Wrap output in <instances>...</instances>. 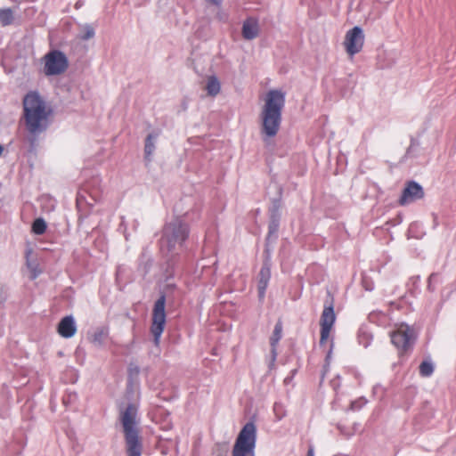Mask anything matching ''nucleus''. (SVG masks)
Masks as SVG:
<instances>
[{"label": "nucleus", "mask_w": 456, "mask_h": 456, "mask_svg": "<svg viewBox=\"0 0 456 456\" xmlns=\"http://www.w3.org/2000/svg\"><path fill=\"white\" fill-rule=\"evenodd\" d=\"M189 235L190 226L181 217H175L164 224L159 246L166 259L167 279L173 278L176 268L189 261V255L185 254Z\"/></svg>", "instance_id": "obj_1"}, {"label": "nucleus", "mask_w": 456, "mask_h": 456, "mask_svg": "<svg viewBox=\"0 0 456 456\" xmlns=\"http://www.w3.org/2000/svg\"><path fill=\"white\" fill-rule=\"evenodd\" d=\"M52 111L38 92L30 91L25 95L23 112L26 127L29 133L28 140L31 147L35 146L37 137L46 131Z\"/></svg>", "instance_id": "obj_2"}, {"label": "nucleus", "mask_w": 456, "mask_h": 456, "mask_svg": "<svg viewBox=\"0 0 456 456\" xmlns=\"http://www.w3.org/2000/svg\"><path fill=\"white\" fill-rule=\"evenodd\" d=\"M285 102V93L281 90L273 89L267 93L261 112V134L265 142L278 134Z\"/></svg>", "instance_id": "obj_3"}, {"label": "nucleus", "mask_w": 456, "mask_h": 456, "mask_svg": "<svg viewBox=\"0 0 456 456\" xmlns=\"http://www.w3.org/2000/svg\"><path fill=\"white\" fill-rule=\"evenodd\" d=\"M256 428L252 421L247 422L240 431L232 449V456H255Z\"/></svg>", "instance_id": "obj_4"}, {"label": "nucleus", "mask_w": 456, "mask_h": 456, "mask_svg": "<svg viewBox=\"0 0 456 456\" xmlns=\"http://www.w3.org/2000/svg\"><path fill=\"white\" fill-rule=\"evenodd\" d=\"M69 68V59L61 50H52L45 55L44 73L45 76H57Z\"/></svg>", "instance_id": "obj_5"}, {"label": "nucleus", "mask_w": 456, "mask_h": 456, "mask_svg": "<svg viewBox=\"0 0 456 456\" xmlns=\"http://www.w3.org/2000/svg\"><path fill=\"white\" fill-rule=\"evenodd\" d=\"M165 305L166 295L161 294L154 303L152 311V322L151 326V332L154 338V342L156 345L159 344L166 324Z\"/></svg>", "instance_id": "obj_6"}, {"label": "nucleus", "mask_w": 456, "mask_h": 456, "mask_svg": "<svg viewBox=\"0 0 456 456\" xmlns=\"http://www.w3.org/2000/svg\"><path fill=\"white\" fill-rule=\"evenodd\" d=\"M281 207L282 200L281 197L272 200L271 206L269 208L268 233L265 238V247L267 248H269V243L275 242L278 239V232L281 219Z\"/></svg>", "instance_id": "obj_7"}, {"label": "nucleus", "mask_w": 456, "mask_h": 456, "mask_svg": "<svg viewBox=\"0 0 456 456\" xmlns=\"http://www.w3.org/2000/svg\"><path fill=\"white\" fill-rule=\"evenodd\" d=\"M336 321V314L334 311V300L331 297L326 300L323 306V311L321 315V338L320 346H322L330 337V333Z\"/></svg>", "instance_id": "obj_8"}, {"label": "nucleus", "mask_w": 456, "mask_h": 456, "mask_svg": "<svg viewBox=\"0 0 456 456\" xmlns=\"http://www.w3.org/2000/svg\"><path fill=\"white\" fill-rule=\"evenodd\" d=\"M415 339L413 330L407 325L391 333V342L399 350L400 354L411 351Z\"/></svg>", "instance_id": "obj_9"}, {"label": "nucleus", "mask_w": 456, "mask_h": 456, "mask_svg": "<svg viewBox=\"0 0 456 456\" xmlns=\"http://www.w3.org/2000/svg\"><path fill=\"white\" fill-rule=\"evenodd\" d=\"M263 265L258 273L257 292L258 298L263 301L271 279L272 267V250L270 248L265 247Z\"/></svg>", "instance_id": "obj_10"}, {"label": "nucleus", "mask_w": 456, "mask_h": 456, "mask_svg": "<svg viewBox=\"0 0 456 456\" xmlns=\"http://www.w3.org/2000/svg\"><path fill=\"white\" fill-rule=\"evenodd\" d=\"M363 43L364 35L363 30L361 27L355 26L346 32L345 45L346 52L350 55H354L358 53L362 50Z\"/></svg>", "instance_id": "obj_11"}, {"label": "nucleus", "mask_w": 456, "mask_h": 456, "mask_svg": "<svg viewBox=\"0 0 456 456\" xmlns=\"http://www.w3.org/2000/svg\"><path fill=\"white\" fill-rule=\"evenodd\" d=\"M138 407L135 403H130L126 409L120 413V421L123 427L124 434L139 431L138 422Z\"/></svg>", "instance_id": "obj_12"}, {"label": "nucleus", "mask_w": 456, "mask_h": 456, "mask_svg": "<svg viewBox=\"0 0 456 456\" xmlns=\"http://www.w3.org/2000/svg\"><path fill=\"white\" fill-rule=\"evenodd\" d=\"M424 197L423 187L417 182L411 180L406 183L404 189L398 200L401 206H405L419 200Z\"/></svg>", "instance_id": "obj_13"}, {"label": "nucleus", "mask_w": 456, "mask_h": 456, "mask_svg": "<svg viewBox=\"0 0 456 456\" xmlns=\"http://www.w3.org/2000/svg\"><path fill=\"white\" fill-rule=\"evenodd\" d=\"M126 451L127 456H142V443L139 436V431L124 434Z\"/></svg>", "instance_id": "obj_14"}, {"label": "nucleus", "mask_w": 456, "mask_h": 456, "mask_svg": "<svg viewBox=\"0 0 456 456\" xmlns=\"http://www.w3.org/2000/svg\"><path fill=\"white\" fill-rule=\"evenodd\" d=\"M57 331L64 338H72L77 332V324L73 315L61 318L58 323Z\"/></svg>", "instance_id": "obj_15"}, {"label": "nucleus", "mask_w": 456, "mask_h": 456, "mask_svg": "<svg viewBox=\"0 0 456 456\" xmlns=\"http://www.w3.org/2000/svg\"><path fill=\"white\" fill-rule=\"evenodd\" d=\"M153 262V257L150 253L148 248H143L138 257L137 272L142 277H145L151 270Z\"/></svg>", "instance_id": "obj_16"}, {"label": "nucleus", "mask_w": 456, "mask_h": 456, "mask_svg": "<svg viewBox=\"0 0 456 456\" xmlns=\"http://www.w3.org/2000/svg\"><path fill=\"white\" fill-rule=\"evenodd\" d=\"M241 33L246 40H252L257 37L259 34L258 20L253 17L247 18L243 21Z\"/></svg>", "instance_id": "obj_17"}, {"label": "nucleus", "mask_w": 456, "mask_h": 456, "mask_svg": "<svg viewBox=\"0 0 456 456\" xmlns=\"http://www.w3.org/2000/svg\"><path fill=\"white\" fill-rule=\"evenodd\" d=\"M110 337V328L102 325L95 328L89 339L97 347H102Z\"/></svg>", "instance_id": "obj_18"}, {"label": "nucleus", "mask_w": 456, "mask_h": 456, "mask_svg": "<svg viewBox=\"0 0 456 456\" xmlns=\"http://www.w3.org/2000/svg\"><path fill=\"white\" fill-rule=\"evenodd\" d=\"M160 135V130H153L145 138L144 155L147 161L151 160V156L156 149V142Z\"/></svg>", "instance_id": "obj_19"}, {"label": "nucleus", "mask_w": 456, "mask_h": 456, "mask_svg": "<svg viewBox=\"0 0 456 456\" xmlns=\"http://www.w3.org/2000/svg\"><path fill=\"white\" fill-rule=\"evenodd\" d=\"M357 339L360 345L363 347H368L372 341V334L368 326L362 325L357 333Z\"/></svg>", "instance_id": "obj_20"}, {"label": "nucleus", "mask_w": 456, "mask_h": 456, "mask_svg": "<svg viewBox=\"0 0 456 456\" xmlns=\"http://www.w3.org/2000/svg\"><path fill=\"white\" fill-rule=\"evenodd\" d=\"M80 32L77 38L82 41L92 39L95 37V28L89 23L79 24Z\"/></svg>", "instance_id": "obj_21"}, {"label": "nucleus", "mask_w": 456, "mask_h": 456, "mask_svg": "<svg viewBox=\"0 0 456 456\" xmlns=\"http://www.w3.org/2000/svg\"><path fill=\"white\" fill-rule=\"evenodd\" d=\"M419 375L424 378L431 377L435 370V364L428 356L419 365Z\"/></svg>", "instance_id": "obj_22"}, {"label": "nucleus", "mask_w": 456, "mask_h": 456, "mask_svg": "<svg viewBox=\"0 0 456 456\" xmlns=\"http://www.w3.org/2000/svg\"><path fill=\"white\" fill-rule=\"evenodd\" d=\"M206 89L208 94L210 96H216L219 94L221 85L218 78L216 76H211L208 77Z\"/></svg>", "instance_id": "obj_23"}, {"label": "nucleus", "mask_w": 456, "mask_h": 456, "mask_svg": "<svg viewBox=\"0 0 456 456\" xmlns=\"http://www.w3.org/2000/svg\"><path fill=\"white\" fill-rule=\"evenodd\" d=\"M282 322L281 320H278L275 323L273 334L270 338V346H277L280 340L282 338Z\"/></svg>", "instance_id": "obj_24"}, {"label": "nucleus", "mask_w": 456, "mask_h": 456, "mask_svg": "<svg viewBox=\"0 0 456 456\" xmlns=\"http://www.w3.org/2000/svg\"><path fill=\"white\" fill-rule=\"evenodd\" d=\"M13 22V13L11 8L0 9V25L7 27Z\"/></svg>", "instance_id": "obj_25"}, {"label": "nucleus", "mask_w": 456, "mask_h": 456, "mask_svg": "<svg viewBox=\"0 0 456 456\" xmlns=\"http://www.w3.org/2000/svg\"><path fill=\"white\" fill-rule=\"evenodd\" d=\"M408 290L413 296H417L420 293V276L415 275L410 278L408 283Z\"/></svg>", "instance_id": "obj_26"}, {"label": "nucleus", "mask_w": 456, "mask_h": 456, "mask_svg": "<svg viewBox=\"0 0 456 456\" xmlns=\"http://www.w3.org/2000/svg\"><path fill=\"white\" fill-rule=\"evenodd\" d=\"M47 228L46 222L44 218L39 217L35 219L32 224V232L37 235H41L45 232Z\"/></svg>", "instance_id": "obj_27"}, {"label": "nucleus", "mask_w": 456, "mask_h": 456, "mask_svg": "<svg viewBox=\"0 0 456 456\" xmlns=\"http://www.w3.org/2000/svg\"><path fill=\"white\" fill-rule=\"evenodd\" d=\"M442 282V279L439 273H432L428 279V290L429 292H435L436 285Z\"/></svg>", "instance_id": "obj_28"}, {"label": "nucleus", "mask_w": 456, "mask_h": 456, "mask_svg": "<svg viewBox=\"0 0 456 456\" xmlns=\"http://www.w3.org/2000/svg\"><path fill=\"white\" fill-rule=\"evenodd\" d=\"M216 456H229V445L227 443H217L214 449Z\"/></svg>", "instance_id": "obj_29"}, {"label": "nucleus", "mask_w": 456, "mask_h": 456, "mask_svg": "<svg viewBox=\"0 0 456 456\" xmlns=\"http://www.w3.org/2000/svg\"><path fill=\"white\" fill-rule=\"evenodd\" d=\"M368 403V400L364 397H359L351 402L349 409L353 411H358L362 409Z\"/></svg>", "instance_id": "obj_30"}, {"label": "nucleus", "mask_w": 456, "mask_h": 456, "mask_svg": "<svg viewBox=\"0 0 456 456\" xmlns=\"http://www.w3.org/2000/svg\"><path fill=\"white\" fill-rule=\"evenodd\" d=\"M419 147V142L417 139L411 137V144L406 151V156L409 158L416 157L418 155L417 151H418Z\"/></svg>", "instance_id": "obj_31"}, {"label": "nucleus", "mask_w": 456, "mask_h": 456, "mask_svg": "<svg viewBox=\"0 0 456 456\" xmlns=\"http://www.w3.org/2000/svg\"><path fill=\"white\" fill-rule=\"evenodd\" d=\"M277 346H271V362L269 368H273L277 358Z\"/></svg>", "instance_id": "obj_32"}, {"label": "nucleus", "mask_w": 456, "mask_h": 456, "mask_svg": "<svg viewBox=\"0 0 456 456\" xmlns=\"http://www.w3.org/2000/svg\"><path fill=\"white\" fill-rule=\"evenodd\" d=\"M333 346H334V342H333V339H331V342H330V348H329V350L327 352V354H326V358H325L326 364L324 365V367H328L330 365Z\"/></svg>", "instance_id": "obj_33"}, {"label": "nucleus", "mask_w": 456, "mask_h": 456, "mask_svg": "<svg viewBox=\"0 0 456 456\" xmlns=\"http://www.w3.org/2000/svg\"><path fill=\"white\" fill-rule=\"evenodd\" d=\"M76 398H77L76 393H69L66 396L63 397V403L67 404V403H70L73 399H76Z\"/></svg>", "instance_id": "obj_34"}, {"label": "nucleus", "mask_w": 456, "mask_h": 456, "mask_svg": "<svg viewBox=\"0 0 456 456\" xmlns=\"http://www.w3.org/2000/svg\"><path fill=\"white\" fill-rule=\"evenodd\" d=\"M129 371H130V374L134 373V374H136V375H137V374H139V372H140V369H139V367H138V366H134V367L130 366V367H129Z\"/></svg>", "instance_id": "obj_35"}, {"label": "nucleus", "mask_w": 456, "mask_h": 456, "mask_svg": "<svg viewBox=\"0 0 456 456\" xmlns=\"http://www.w3.org/2000/svg\"><path fill=\"white\" fill-rule=\"evenodd\" d=\"M208 3L216 5V6H219L221 5V4L223 3V0H207Z\"/></svg>", "instance_id": "obj_36"}, {"label": "nucleus", "mask_w": 456, "mask_h": 456, "mask_svg": "<svg viewBox=\"0 0 456 456\" xmlns=\"http://www.w3.org/2000/svg\"><path fill=\"white\" fill-rule=\"evenodd\" d=\"M338 430L340 431V433H342V434H344V435H346V431H345V428H344L343 426H341V425H339V424H338Z\"/></svg>", "instance_id": "obj_37"}, {"label": "nucleus", "mask_w": 456, "mask_h": 456, "mask_svg": "<svg viewBox=\"0 0 456 456\" xmlns=\"http://www.w3.org/2000/svg\"><path fill=\"white\" fill-rule=\"evenodd\" d=\"M148 3H150V0H139L138 5H144Z\"/></svg>", "instance_id": "obj_38"}, {"label": "nucleus", "mask_w": 456, "mask_h": 456, "mask_svg": "<svg viewBox=\"0 0 456 456\" xmlns=\"http://www.w3.org/2000/svg\"><path fill=\"white\" fill-rule=\"evenodd\" d=\"M11 1L17 4L18 5H20L22 3H25V0H11Z\"/></svg>", "instance_id": "obj_39"}, {"label": "nucleus", "mask_w": 456, "mask_h": 456, "mask_svg": "<svg viewBox=\"0 0 456 456\" xmlns=\"http://www.w3.org/2000/svg\"><path fill=\"white\" fill-rule=\"evenodd\" d=\"M307 456H314V450L312 448L308 450Z\"/></svg>", "instance_id": "obj_40"}, {"label": "nucleus", "mask_w": 456, "mask_h": 456, "mask_svg": "<svg viewBox=\"0 0 456 456\" xmlns=\"http://www.w3.org/2000/svg\"><path fill=\"white\" fill-rule=\"evenodd\" d=\"M373 289H374V288H373V286H372V285H370V286H365V289H366V290L371 291Z\"/></svg>", "instance_id": "obj_41"}, {"label": "nucleus", "mask_w": 456, "mask_h": 456, "mask_svg": "<svg viewBox=\"0 0 456 456\" xmlns=\"http://www.w3.org/2000/svg\"><path fill=\"white\" fill-rule=\"evenodd\" d=\"M279 407H280V404H279V403H274L273 409H274V411H277V409H278Z\"/></svg>", "instance_id": "obj_42"}, {"label": "nucleus", "mask_w": 456, "mask_h": 456, "mask_svg": "<svg viewBox=\"0 0 456 456\" xmlns=\"http://www.w3.org/2000/svg\"><path fill=\"white\" fill-rule=\"evenodd\" d=\"M3 151H4V147L2 144H0V156L2 155Z\"/></svg>", "instance_id": "obj_43"}, {"label": "nucleus", "mask_w": 456, "mask_h": 456, "mask_svg": "<svg viewBox=\"0 0 456 456\" xmlns=\"http://www.w3.org/2000/svg\"><path fill=\"white\" fill-rule=\"evenodd\" d=\"M37 0H25V3H27V2L35 3V2H37Z\"/></svg>", "instance_id": "obj_44"}, {"label": "nucleus", "mask_w": 456, "mask_h": 456, "mask_svg": "<svg viewBox=\"0 0 456 456\" xmlns=\"http://www.w3.org/2000/svg\"><path fill=\"white\" fill-rule=\"evenodd\" d=\"M335 456H341V455H335Z\"/></svg>", "instance_id": "obj_45"}]
</instances>
